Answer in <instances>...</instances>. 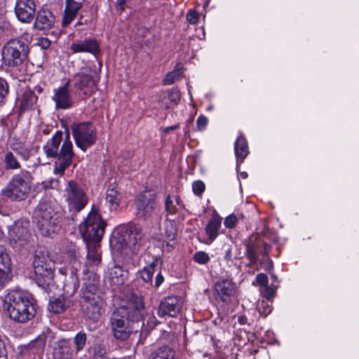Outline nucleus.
<instances>
[{
	"label": "nucleus",
	"mask_w": 359,
	"mask_h": 359,
	"mask_svg": "<svg viewBox=\"0 0 359 359\" xmlns=\"http://www.w3.org/2000/svg\"><path fill=\"white\" fill-rule=\"evenodd\" d=\"M256 281L259 285L266 287L268 284V277L263 273H258L256 277Z\"/></svg>",
	"instance_id": "nucleus-53"
},
{
	"label": "nucleus",
	"mask_w": 359,
	"mask_h": 359,
	"mask_svg": "<svg viewBox=\"0 0 359 359\" xmlns=\"http://www.w3.org/2000/svg\"><path fill=\"white\" fill-rule=\"evenodd\" d=\"M70 81L65 84L54 90V95L52 97L55 103L56 109H67L74 105V100L69 89Z\"/></svg>",
	"instance_id": "nucleus-19"
},
{
	"label": "nucleus",
	"mask_w": 359,
	"mask_h": 359,
	"mask_svg": "<svg viewBox=\"0 0 359 359\" xmlns=\"http://www.w3.org/2000/svg\"><path fill=\"white\" fill-rule=\"evenodd\" d=\"M198 18V15L195 11H189L187 15V20L191 24H195Z\"/></svg>",
	"instance_id": "nucleus-54"
},
{
	"label": "nucleus",
	"mask_w": 359,
	"mask_h": 359,
	"mask_svg": "<svg viewBox=\"0 0 359 359\" xmlns=\"http://www.w3.org/2000/svg\"><path fill=\"white\" fill-rule=\"evenodd\" d=\"M4 308L11 319L24 323L32 319L36 313L32 295L22 290L10 291L4 300Z\"/></svg>",
	"instance_id": "nucleus-2"
},
{
	"label": "nucleus",
	"mask_w": 359,
	"mask_h": 359,
	"mask_svg": "<svg viewBox=\"0 0 359 359\" xmlns=\"http://www.w3.org/2000/svg\"><path fill=\"white\" fill-rule=\"evenodd\" d=\"M271 250V245L257 236L250 237L245 244V255L251 264L258 261L259 254L268 256Z\"/></svg>",
	"instance_id": "nucleus-16"
},
{
	"label": "nucleus",
	"mask_w": 359,
	"mask_h": 359,
	"mask_svg": "<svg viewBox=\"0 0 359 359\" xmlns=\"http://www.w3.org/2000/svg\"><path fill=\"white\" fill-rule=\"evenodd\" d=\"M55 18L49 11H40L36 15L34 27L38 30L47 32L54 25Z\"/></svg>",
	"instance_id": "nucleus-23"
},
{
	"label": "nucleus",
	"mask_w": 359,
	"mask_h": 359,
	"mask_svg": "<svg viewBox=\"0 0 359 359\" xmlns=\"http://www.w3.org/2000/svg\"><path fill=\"white\" fill-rule=\"evenodd\" d=\"M72 305V301L65 296L50 299L48 309L53 313H61Z\"/></svg>",
	"instance_id": "nucleus-26"
},
{
	"label": "nucleus",
	"mask_w": 359,
	"mask_h": 359,
	"mask_svg": "<svg viewBox=\"0 0 359 359\" xmlns=\"http://www.w3.org/2000/svg\"><path fill=\"white\" fill-rule=\"evenodd\" d=\"M34 222L43 236H50L55 233L60 228V215L47 201H40L36 207Z\"/></svg>",
	"instance_id": "nucleus-4"
},
{
	"label": "nucleus",
	"mask_w": 359,
	"mask_h": 359,
	"mask_svg": "<svg viewBox=\"0 0 359 359\" xmlns=\"http://www.w3.org/2000/svg\"><path fill=\"white\" fill-rule=\"evenodd\" d=\"M4 163L6 170H19L21 168L20 163L12 151H7L5 154Z\"/></svg>",
	"instance_id": "nucleus-36"
},
{
	"label": "nucleus",
	"mask_w": 359,
	"mask_h": 359,
	"mask_svg": "<svg viewBox=\"0 0 359 359\" xmlns=\"http://www.w3.org/2000/svg\"><path fill=\"white\" fill-rule=\"evenodd\" d=\"M87 335L85 332L81 331L78 332L74 338L75 348L77 352L82 350L86 343Z\"/></svg>",
	"instance_id": "nucleus-39"
},
{
	"label": "nucleus",
	"mask_w": 359,
	"mask_h": 359,
	"mask_svg": "<svg viewBox=\"0 0 359 359\" xmlns=\"http://www.w3.org/2000/svg\"><path fill=\"white\" fill-rule=\"evenodd\" d=\"M182 74V65L180 63L177 64L175 69L166 74L163 80L164 85H171L178 80Z\"/></svg>",
	"instance_id": "nucleus-35"
},
{
	"label": "nucleus",
	"mask_w": 359,
	"mask_h": 359,
	"mask_svg": "<svg viewBox=\"0 0 359 359\" xmlns=\"http://www.w3.org/2000/svg\"><path fill=\"white\" fill-rule=\"evenodd\" d=\"M210 0H205V2L204 3V6H208L210 4Z\"/></svg>",
	"instance_id": "nucleus-64"
},
{
	"label": "nucleus",
	"mask_w": 359,
	"mask_h": 359,
	"mask_svg": "<svg viewBox=\"0 0 359 359\" xmlns=\"http://www.w3.org/2000/svg\"><path fill=\"white\" fill-rule=\"evenodd\" d=\"M192 189L196 196H201L205 190V184L201 181H195L192 184Z\"/></svg>",
	"instance_id": "nucleus-49"
},
{
	"label": "nucleus",
	"mask_w": 359,
	"mask_h": 359,
	"mask_svg": "<svg viewBox=\"0 0 359 359\" xmlns=\"http://www.w3.org/2000/svg\"><path fill=\"white\" fill-rule=\"evenodd\" d=\"M54 339V334L49 330L43 331L36 339L29 344L30 348L36 349L37 351H43L45 346L48 344L51 346Z\"/></svg>",
	"instance_id": "nucleus-24"
},
{
	"label": "nucleus",
	"mask_w": 359,
	"mask_h": 359,
	"mask_svg": "<svg viewBox=\"0 0 359 359\" xmlns=\"http://www.w3.org/2000/svg\"><path fill=\"white\" fill-rule=\"evenodd\" d=\"M28 46L18 39L10 40L3 48L2 59L5 65L17 67L23 64L28 55Z\"/></svg>",
	"instance_id": "nucleus-8"
},
{
	"label": "nucleus",
	"mask_w": 359,
	"mask_h": 359,
	"mask_svg": "<svg viewBox=\"0 0 359 359\" xmlns=\"http://www.w3.org/2000/svg\"><path fill=\"white\" fill-rule=\"evenodd\" d=\"M93 359H109L105 348L101 347L100 345L95 346Z\"/></svg>",
	"instance_id": "nucleus-45"
},
{
	"label": "nucleus",
	"mask_w": 359,
	"mask_h": 359,
	"mask_svg": "<svg viewBox=\"0 0 359 359\" xmlns=\"http://www.w3.org/2000/svg\"><path fill=\"white\" fill-rule=\"evenodd\" d=\"M149 359H177L176 353L170 346H165L154 351Z\"/></svg>",
	"instance_id": "nucleus-31"
},
{
	"label": "nucleus",
	"mask_w": 359,
	"mask_h": 359,
	"mask_svg": "<svg viewBox=\"0 0 359 359\" xmlns=\"http://www.w3.org/2000/svg\"><path fill=\"white\" fill-rule=\"evenodd\" d=\"M168 100L174 104H177L180 100V92L177 90H172L168 93Z\"/></svg>",
	"instance_id": "nucleus-50"
},
{
	"label": "nucleus",
	"mask_w": 359,
	"mask_h": 359,
	"mask_svg": "<svg viewBox=\"0 0 359 359\" xmlns=\"http://www.w3.org/2000/svg\"><path fill=\"white\" fill-rule=\"evenodd\" d=\"M65 197L71 212H79L88 203V197L82 187L76 182H67L65 189Z\"/></svg>",
	"instance_id": "nucleus-11"
},
{
	"label": "nucleus",
	"mask_w": 359,
	"mask_h": 359,
	"mask_svg": "<svg viewBox=\"0 0 359 359\" xmlns=\"http://www.w3.org/2000/svg\"><path fill=\"white\" fill-rule=\"evenodd\" d=\"M11 259L5 248L0 245V267L4 269H10Z\"/></svg>",
	"instance_id": "nucleus-40"
},
{
	"label": "nucleus",
	"mask_w": 359,
	"mask_h": 359,
	"mask_svg": "<svg viewBox=\"0 0 359 359\" xmlns=\"http://www.w3.org/2000/svg\"><path fill=\"white\" fill-rule=\"evenodd\" d=\"M163 276L161 273H158L155 278V287H158L163 283Z\"/></svg>",
	"instance_id": "nucleus-57"
},
{
	"label": "nucleus",
	"mask_w": 359,
	"mask_h": 359,
	"mask_svg": "<svg viewBox=\"0 0 359 359\" xmlns=\"http://www.w3.org/2000/svg\"><path fill=\"white\" fill-rule=\"evenodd\" d=\"M247 317L245 316H241L238 318V323L241 324V325H245L247 323Z\"/></svg>",
	"instance_id": "nucleus-61"
},
{
	"label": "nucleus",
	"mask_w": 359,
	"mask_h": 359,
	"mask_svg": "<svg viewBox=\"0 0 359 359\" xmlns=\"http://www.w3.org/2000/svg\"><path fill=\"white\" fill-rule=\"evenodd\" d=\"M135 215L140 219H146L151 216L156 207V194L153 191H144L135 199Z\"/></svg>",
	"instance_id": "nucleus-14"
},
{
	"label": "nucleus",
	"mask_w": 359,
	"mask_h": 359,
	"mask_svg": "<svg viewBox=\"0 0 359 359\" xmlns=\"http://www.w3.org/2000/svg\"><path fill=\"white\" fill-rule=\"evenodd\" d=\"M87 248V264L97 266L101 262V254L98 252L100 242L85 241Z\"/></svg>",
	"instance_id": "nucleus-27"
},
{
	"label": "nucleus",
	"mask_w": 359,
	"mask_h": 359,
	"mask_svg": "<svg viewBox=\"0 0 359 359\" xmlns=\"http://www.w3.org/2000/svg\"><path fill=\"white\" fill-rule=\"evenodd\" d=\"M99 81V74L90 66L82 67L72 78L74 87L85 95L95 91Z\"/></svg>",
	"instance_id": "nucleus-9"
},
{
	"label": "nucleus",
	"mask_w": 359,
	"mask_h": 359,
	"mask_svg": "<svg viewBox=\"0 0 359 359\" xmlns=\"http://www.w3.org/2000/svg\"><path fill=\"white\" fill-rule=\"evenodd\" d=\"M215 291L222 302H226L229 297L234 294L236 285L231 280H220L216 283Z\"/></svg>",
	"instance_id": "nucleus-22"
},
{
	"label": "nucleus",
	"mask_w": 359,
	"mask_h": 359,
	"mask_svg": "<svg viewBox=\"0 0 359 359\" xmlns=\"http://www.w3.org/2000/svg\"><path fill=\"white\" fill-rule=\"evenodd\" d=\"M70 50L73 53H88L95 56L100 54V46L97 41L93 38L76 41L72 43Z\"/></svg>",
	"instance_id": "nucleus-20"
},
{
	"label": "nucleus",
	"mask_w": 359,
	"mask_h": 359,
	"mask_svg": "<svg viewBox=\"0 0 359 359\" xmlns=\"http://www.w3.org/2000/svg\"><path fill=\"white\" fill-rule=\"evenodd\" d=\"M54 354L60 355L61 358L59 359H69L72 355L69 341L65 339L60 341L57 347L55 349Z\"/></svg>",
	"instance_id": "nucleus-34"
},
{
	"label": "nucleus",
	"mask_w": 359,
	"mask_h": 359,
	"mask_svg": "<svg viewBox=\"0 0 359 359\" xmlns=\"http://www.w3.org/2000/svg\"><path fill=\"white\" fill-rule=\"evenodd\" d=\"M183 306V299L178 296H170L160 302L158 308V316L161 318L176 317Z\"/></svg>",
	"instance_id": "nucleus-17"
},
{
	"label": "nucleus",
	"mask_w": 359,
	"mask_h": 359,
	"mask_svg": "<svg viewBox=\"0 0 359 359\" xmlns=\"http://www.w3.org/2000/svg\"><path fill=\"white\" fill-rule=\"evenodd\" d=\"M236 222L237 217L233 215H231L226 217L224 220V225L226 228L231 229L234 227Z\"/></svg>",
	"instance_id": "nucleus-52"
},
{
	"label": "nucleus",
	"mask_w": 359,
	"mask_h": 359,
	"mask_svg": "<svg viewBox=\"0 0 359 359\" xmlns=\"http://www.w3.org/2000/svg\"><path fill=\"white\" fill-rule=\"evenodd\" d=\"M121 309L123 310V312H121V314L127 319V321L136 323V327L138 330L142 327L144 305L141 296L131 293L126 304L116 309V310Z\"/></svg>",
	"instance_id": "nucleus-10"
},
{
	"label": "nucleus",
	"mask_w": 359,
	"mask_h": 359,
	"mask_svg": "<svg viewBox=\"0 0 359 359\" xmlns=\"http://www.w3.org/2000/svg\"><path fill=\"white\" fill-rule=\"evenodd\" d=\"M78 289V285L76 281H73L72 283H65L63 287V290L66 294L72 295L74 294Z\"/></svg>",
	"instance_id": "nucleus-48"
},
{
	"label": "nucleus",
	"mask_w": 359,
	"mask_h": 359,
	"mask_svg": "<svg viewBox=\"0 0 359 359\" xmlns=\"http://www.w3.org/2000/svg\"><path fill=\"white\" fill-rule=\"evenodd\" d=\"M194 260L200 264H205L210 261V257L208 253L200 251L194 254Z\"/></svg>",
	"instance_id": "nucleus-42"
},
{
	"label": "nucleus",
	"mask_w": 359,
	"mask_h": 359,
	"mask_svg": "<svg viewBox=\"0 0 359 359\" xmlns=\"http://www.w3.org/2000/svg\"><path fill=\"white\" fill-rule=\"evenodd\" d=\"M36 13L34 0H17L15 6V13L17 18L22 22H32Z\"/></svg>",
	"instance_id": "nucleus-18"
},
{
	"label": "nucleus",
	"mask_w": 359,
	"mask_h": 359,
	"mask_svg": "<svg viewBox=\"0 0 359 359\" xmlns=\"http://www.w3.org/2000/svg\"><path fill=\"white\" fill-rule=\"evenodd\" d=\"M121 194L114 187H109L106 192V201L111 210H116L121 203Z\"/></svg>",
	"instance_id": "nucleus-32"
},
{
	"label": "nucleus",
	"mask_w": 359,
	"mask_h": 359,
	"mask_svg": "<svg viewBox=\"0 0 359 359\" xmlns=\"http://www.w3.org/2000/svg\"><path fill=\"white\" fill-rule=\"evenodd\" d=\"M29 225L28 222L18 221L9 228V240L14 248L22 247L29 243L31 238Z\"/></svg>",
	"instance_id": "nucleus-15"
},
{
	"label": "nucleus",
	"mask_w": 359,
	"mask_h": 359,
	"mask_svg": "<svg viewBox=\"0 0 359 359\" xmlns=\"http://www.w3.org/2000/svg\"><path fill=\"white\" fill-rule=\"evenodd\" d=\"M32 264L37 284L42 287L50 285L54 277V262L48 251L39 247L35 250Z\"/></svg>",
	"instance_id": "nucleus-6"
},
{
	"label": "nucleus",
	"mask_w": 359,
	"mask_h": 359,
	"mask_svg": "<svg viewBox=\"0 0 359 359\" xmlns=\"http://www.w3.org/2000/svg\"><path fill=\"white\" fill-rule=\"evenodd\" d=\"M81 7V2L76 1L75 0H66L65 15L62 20L63 26L66 27L72 22Z\"/></svg>",
	"instance_id": "nucleus-25"
},
{
	"label": "nucleus",
	"mask_w": 359,
	"mask_h": 359,
	"mask_svg": "<svg viewBox=\"0 0 359 359\" xmlns=\"http://www.w3.org/2000/svg\"><path fill=\"white\" fill-rule=\"evenodd\" d=\"M165 235L166 238L174 241L177 235V227L175 222L172 219H166L165 221Z\"/></svg>",
	"instance_id": "nucleus-37"
},
{
	"label": "nucleus",
	"mask_w": 359,
	"mask_h": 359,
	"mask_svg": "<svg viewBox=\"0 0 359 359\" xmlns=\"http://www.w3.org/2000/svg\"><path fill=\"white\" fill-rule=\"evenodd\" d=\"M62 136L63 133L62 131H57L43 147V150L47 157L55 158L53 173L60 175H63L65 170L69 167L74 156L73 144L70 140L69 131L66 133L65 138L60 148L62 141Z\"/></svg>",
	"instance_id": "nucleus-1"
},
{
	"label": "nucleus",
	"mask_w": 359,
	"mask_h": 359,
	"mask_svg": "<svg viewBox=\"0 0 359 359\" xmlns=\"http://www.w3.org/2000/svg\"><path fill=\"white\" fill-rule=\"evenodd\" d=\"M80 306L82 313L87 319L97 321L104 311V300L98 287L95 284L85 283L81 291Z\"/></svg>",
	"instance_id": "nucleus-3"
},
{
	"label": "nucleus",
	"mask_w": 359,
	"mask_h": 359,
	"mask_svg": "<svg viewBox=\"0 0 359 359\" xmlns=\"http://www.w3.org/2000/svg\"><path fill=\"white\" fill-rule=\"evenodd\" d=\"M179 128H180V123H177L174 126H168V127H165V128H163L162 131H163V133H168L171 131L178 129Z\"/></svg>",
	"instance_id": "nucleus-56"
},
{
	"label": "nucleus",
	"mask_w": 359,
	"mask_h": 359,
	"mask_svg": "<svg viewBox=\"0 0 359 359\" xmlns=\"http://www.w3.org/2000/svg\"><path fill=\"white\" fill-rule=\"evenodd\" d=\"M106 222L96 210H92L84 222L80 224L79 231L84 241L100 242L104 235Z\"/></svg>",
	"instance_id": "nucleus-7"
},
{
	"label": "nucleus",
	"mask_w": 359,
	"mask_h": 359,
	"mask_svg": "<svg viewBox=\"0 0 359 359\" xmlns=\"http://www.w3.org/2000/svg\"><path fill=\"white\" fill-rule=\"evenodd\" d=\"M224 259L226 261H229L231 259V248L228 247L225 249L224 251Z\"/></svg>",
	"instance_id": "nucleus-59"
},
{
	"label": "nucleus",
	"mask_w": 359,
	"mask_h": 359,
	"mask_svg": "<svg viewBox=\"0 0 359 359\" xmlns=\"http://www.w3.org/2000/svg\"><path fill=\"white\" fill-rule=\"evenodd\" d=\"M274 296V290L269 286H266L264 288V297L269 301Z\"/></svg>",
	"instance_id": "nucleus-55"
},
{
	"label": "nucleus",
	"mask_w": 359,
	"mask_h": 359,
	"mask_svg": "<svg viewBox=\"0 0 359 359\" xmlns=\"http://www.w3.org/2000/svg\"><path fill=\"white\" fill-rule=\"evenodd\" d=\"M71 129L76 145L82 151H86L95 143L96 130L90 123H73Z\"/></svg>",
	"instance_id": "nucleus-12"
},
{
	"label": "nucleus",
	"mask_w": 359,
	"mask_h": 359,
	"mask_svg": "<svg viewBox=\"0 0 359 359\" xmlns=\"http://www.w3.org/2000/svg\"><path fill=\"white\" fill-rule=\"evenodd\" d=\"M128 277V272L121 266H113L108 268L105 273V280L115 288L123 285Z\"/></svg>",
	"instance_id": "nucleus-21"
},
{
	"label": "nucleus",
	"mask_w": 359,
	"mask_h": 359,
	"mask_svg": "<svg viewBox=\"0 0 359 359\" xmlns=\"http://www.w3.org/2000/svg\"><path fill=\"white\" fill-rule=\"evenodd\" d=\"M36 101L37 97L35 93L30 89L25 90L20 99V111L22 112L32 109L36 104Z\"/></svg>",
	"instance_id": "nucleus-29"
},
{
	"label": "nucleus",
	"mask_w": 359,
	"mask_h": 359,
	"mask_svg": "<svg viewBox=\"0 0 359 359\" xmlns=\"http://www.w3.org/2000/svg\"><path fill=\"white\" fill-rule=\"evenodd\" d=\"M157 262V259L153 261L150 264L144 267V269L140 271V276L145 283H150L151 281L154 267Z\"/></svg>",
	"instance_id": "nucleus-38"
},
{
	"label": "nucleus",
	"mask_w": 359,
	"mask_h": 359,
	"mask_svg": "<svg viewBox=\"0 0 359 359\" xmlns=\"http://www.w3.org/2000/svg\"><path fill=\"white\" fill-rule=\"evenodd\" d=\"M165 210L168 214L175 215L177 213V209L173 203L170 195H168L165 201Z\"/></svg>",
	"instance_id": "nucleus-43"
},
{
	"label": "nucleus",
	"mask_w": 359,
	"mask_h": 359,
	"mask_svg": "<svg viewBox=\"0 0 359 359\" xmlns=\"http://www.w3.org/2000/svg\"><path fill=\"white\" fill-rule=\"evenodd\" d=\"M130 235V231L127 229L124 231L118 232L117 235L114 236L113 239L111 240V245L117 248L118 250L126 248L129 243L128 238Z\"/></svg>",
	"instance_id": "nucleus-33"
},
{
	"label": "nucleus",
	"mask_w": 359,
	"mask_h": 359,
	"mask_svg": "<svg viewBox=\"0 0 359 359\" xmlns=\"http://www.w3.org/2000/svg\"><path fill=\"white\" fill-rule=\"evenodd\" d=\"M125 3V0H118L117 4V9L121 11L123 10Z\"/></svg>",
	"instance_id": "nucleus-60"
},
{
	"label": "nucleus",
	"mask_w": 359,
	"mask_h": 359,
	"mask_svg": "<svg viewBox=\"0 0 359 359\" xmlns=\"http://www.w3.org/2000/svg\"><path fill=\"white\" fill-rule=\"evenodd\" d=\"M10 269H4L0 267V287L5 285L10 279Z\"/></svg>",
	"instance_id": "nucleus-47"
},
{
	"label": "nucleus",
	"mask_w": 359,
	"mask_h": 359,
	"mask_svg": "<svg viewBox=\"0 0 359 359\" xmlns=\"http://www.w3.org/2000/svg\"><path fill=\"white\" fill-rule=\"evenodd\" d=\"M222 220V218L220 216L214 215L206 225L205 232L208 236L210 243H212L217 237L221 227Z\"/></svg>",
	"instance_id": "nucleus-28"
},
{
	"label": "nucleus",
	"mask_w": 359,
	"mask_h": 359,
	"mask_svg": "<svg viewBox=\"0 0 359 359\" xmlns=\"http://www.w3.org/2000/svg\"><path fill=\"white\" fill-rule=\"evenodd\" d=\"M12 149L25 161H28L31 156L30 150L28 148L20 147L18 148H12Z\"/></svg>",
	"instance_id": "nucleus-44"
},
{
	"label": "nucleus",
	"mask_w": 359,
	"mask_h": 359,
	"mask_svg": "<svg viewBox=\"0 0 359 359\" xmlns=\"http://www.w3.org/2000/svg\"><path fill=\"white\" fill-rule=\"evenodd\" d=\"M257 310L261 316L266 317L272 311V306L268 300H262L258 304Z\"/></svg>",
	"instance_id": "nucleus-41"
},
{
	"label": "nucleus",
	"mask_w": 359,
	"mask_h": 359,
	"mask_svg": "<svg viewBox=\"0 0 359 359\" xmlns=\"http://www.w3.org/2000/svg\"><path fill=\"white\" fill-rule=\"evenodd\" d=\"M123 310H116L111 313L109 319V325L114 337L120 341H125L128 339L132 332H137L136 327L130 325V322L126 323V319L121 314Z\"/></svg>",
	"instance_id": "nucleus-13"
},
{
	"label": "nucleus",
	"mask_w": 359,
	"mask_h": 359,
	"mask_svg": "<svg viewBox=\"0 0 359 359\" xmlns=\"http://www.w3.org/2000/svg\"><path fill=\"white\" fill-rule=\"evenodd\" d=\"M235 155L238 159L243 161L248 154V142L243 134H241L236 139L234 144Z\"/></svg>",
	"instance_id": "nucleus-30"
},
{
	"label": "nucleus",
	"mask_w": 359,
	"mask_h": 359,
	"mask_svg": "<svg viewBox=\"0 0 359 359\" xmlns=\"http://www.w3.org/2000/svg\"><path fill=\"white\" fill-rule=\"evenodd\" d=\"M0 359H6L5 358V349L3 344H0Z\"/></svg>",
	"instance_id": "nucleus-62"
},
{
	"label": "nucleus",
	"mask_w": 359,
	"mask_h": 359,
	"mask_svg": "<svg viewBox=\"0 0 359 359\" xmlns=\"http://www.w3.org/2000/svg\"><path fill=\"white\" fill-rule=\"evenodd\" d=\"M8 93V86L7 82L0 78V104L4 101V98Z\"/></svg>",
	"instance_id": "nucleus-46"
},
{
	"label": "nucleus",
	"mask_w": 359,
	"mask_h": 359,
	"mask_svg": "<svg viewBox=\"0 0 359 359\" xmlns=\"http://www.w3.org/2000/svg\"><path fill=\"white\" fill-rule=\"evenodd\" d=\"M49 187L52 189H57L59 187V181L57 180L52 179L49 182Z\"/></svg>",
	"instance_id": "nucleus-58"
},
{
	"label": "nucleus",
	"mask_w": 359,
	"mask_h": 359,
	"mask_svg": "<svg viewBox=\"0 0 359 359\" xmlns=\"http://www.w3.org/2000/svg\"><path fill=\"white\" fill-rule=\"evenodd\" d=\"M208 118L203 115L198 116L196 121V126L198 130H203L208 125Z\"/></svg>",
	"instance_id": "nucleus-51"
},
{
	"label": "nucleus",
	"mask_w": 359,
	"mask_h": 359,
	"mask_svg": "<svg viewBox=\"0 0 359 359\" xmlns=\"http://www.w3.org/2000/svg\"><path fill=\"white\" fill-rule=\"evenodd\" d=\"M175 201H176L177 205H180L181 199H180V196H177L175 197Z\"/></svg>",
	"instance_id": "nucleus-63"
},
{
	"label": "nucleus",
	"mask_w": 359,
	"mask_h": 359,
	"mask_svg": "<svg viewBox=\"0 0 359 359\" xmlns=\"http://www.w3.org/2000/svg\"><path fill=\"white\" fill-rule=\"evenodd\" d=\"M33 179L32 173L26 170L13 175L2 190L3 196L11 201H25L31 192Z\"/></svg>",
	"instance_id": "nucleus-5"
}]
</instances>
